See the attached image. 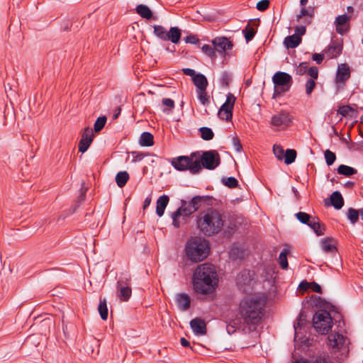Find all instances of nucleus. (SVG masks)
I'll use <instances>...</instances> for the list:
<instances>
[{"label":"nucleus","mask_w":363,"mask_h":363,"mask_svg":"<svg viewBox=\"0 0 363 363\" xmlns=\"http://www.w3.org/2000/svg\"><path fill=\"white\" fill-rule=\"evenodd\" d=\"M313 325L318 333L327 334L333 325L330 314L326 311H318L313 315Z\"/></svg>","instance_id":"obj_7"},{"label":"nucleus","mask_w":363,"mask_h":363,"mask_svg":"<svg viewBox=\"0 0 363 363\" xmlns=\"http://www.w3.org/2000/svg\"><path fill=\"white\" fill-rule=\"evenodd\" d=\"M243 33L245 34V38L246 41L249 42L254 38L256 31L253 28H252L249 25H247L245 27V28L243 30Z\"/></svg>","instance_id":"obj_40"},{"label":"nucleus","mask_w":363,"mask_h":363,"mask_svg":"<svg viewBox=\"0 0 363 363\" xmlns=\"http://www.w3.org/2000/svg\"><path fill=\"white\" fill-rule=\"evenodd\" d=\"M273 152L279 160H282L284 159V151L280 145H274L273 146Z\"/></svg>","instance_id":"obj_44"},{"label":"nucleus","mask_w":363,"mask_h":363,"mask_svg":"<svg viewBox=\"0 0 363 363\" xmlns=\"http://www.w3.org/2000/svg\"><path fill=\"white\" fill-rule=\"evenodd\" d=\"M272 82L274 84L273 98L277 97L281 93L289 90L292 85V77L284 72H277L272 77Z\"/></svg>","instance_id":"obj_6"},{"label":"nucleus","mask_w":363,"mask_h":363,"mask_svg":"<svg viewBox=\"0 0 363 363\" xmlns=\"http://www.w3.org/2000/svg\"><path fill=\"white\" fill-rule=\"evenodd\" d=\"M237 225L235 223H229L226 225V230H225V234L227 236L232 235L236 230Z\"/></svg>","instance_id":"obj_51"},{"label":"nucleus","mask_w":363,"mask_h":363,"mask_svg":"<svg viewBox=\"0 0 363 363\" xmlns=\"http://www.w3.org/2000/svg\"><path fill=\"white\" fill-rule=\"evenodd\" d=\"M310 283L307 282V281H303L300 284V287L301 289H306L308 288H310V285H309Z\"/></svg>","instance_id":"obj_64"},{"label":"nucleus","mask_w":363,"mask_h":363,"mask_svg":"<svg viewBox=\"0 0 363 363\" xmlns=\"http://www.w3.org/2000/svg\"><path fill=\"white\" fill-rule=\"evenodd\" d=\"M194 287L197 293H211L218 284V274L214 265L205 263L197 267L194 273Z\"/></svg>","instance_id":"obj_3"},{"label":"nucleus","mask_w":363,"mask_h":363,"mask_svg":"<svg viewBox=\"0 0 363 363\" xmlns=\"http://www.w3.org/2000/svg\"><path fill=\"white\" fill-rule=\"evenodd\" d=\"M180 342H181V345L183 346V347H189L190 346V343L189 342L186 340L184 337H182L181 340H180Z\"/></svg>","instance_id":"obj_61"},{"label":"nucleus","mask_w":363,"mask_h":363,"mask_svg":"<svg viewBox=\"0 0 363 363\" xmlns=\"http://www.w3.org/2000/svg\"><path fill=\"white\" fill-rule=\"evenodd\" d=\"M220 155L214 150L206 152H195L189 156H179L173 158L172 165L179 171L189 170L192 174H198L204 167L214 169L220 164Z\"/></svg>","instance_id":"obj_1"},{"label":"nucleus","mask_w":363,"mask_h":363,"mask_svg":"<svg viewBox=\"0 0 363 363\" xmlns=\"http://www.w3.org/2000/svg\"><path fill=\"white\" fill-rule=\"evenodd\" d=\"M196 92L198 99L203 105H206L208 103L209 101L206 93V89L197 90Z\"/></svg>","instance_id":"obj_42"},{"label":"nucleus","mask_w":363,"mask_h":363,"mask_svg":"<svg viewBox=\"0 0 363 363\" xmlns=\"http://www.w3.org/2000/svg\"><path fill=\"white\" fill-rule=\"evenodd\" d=\"M269 6V1L268 0H261L257 4L256 8L260 11H264L268 9Z\"/></svg>","instance_id":"obj_49"},{"label":"nucleus","mask_w":363,"mask_h":363,"mask_svg":"<svg viewBox=\"0 0 363 363\" xmlns=\"http://www.w3.org/2000/svg\"><path fill=\"white\" fill-rule=\"evenodd\" d=\"M308 66L307 62H301L299 64L298 67L296 69V73L298 75H303L305 73L308 72Z\"/></svg>","instance_id":"obj_48"},{"label":"nucleus","mask_w":363,"mask_h":363,"mask_svg":"<svg viewBox=\"0 0 363 363\" xmlns=\"http://www.w3.org/2000/svg\"><path fill=\"white\" fill-rule=\"evenodd\" d=\"M306 32V27L303 26H297L295 29V34L298 35L301 38L302 35H303Z\"/></svg>","instance_id":"obj_54"},{"label":"nucleus","mask_w":363,"mask_h":363,"mask_svg":"<svg viewBox=\"0 0 363 363\" xmlns=\"http://www.w3.org/2000/svg\"><path fill=\"white\" fill-rule=\"evenodd\" d=\"M150 203H151V198L147 197L145 199L144 203H143V208L145 209L147 207H148L150 206Z\"/></svg>","instance_id":"obj_63"},{"label":"nucleus","mask_w":363,"mask_h":363,"mask_svg":"<svg viewBox=\"0 0 363 363\" xmlns=\"http://www.w3.org/2000/svg\"><path fill=\"white\" fill-rule=\"evenodd\" d=\"M296 157V152L293 149H287L284 155V162L286 164L293 163Z\"/></svg>","instance_id":"obj_34"},{"label":"nucleus","mask_w":363,"mask_h":363,"mask_svg":"<svg viewBox=\"0 0 363 363\" xmlns=\"http://www.w3.org/2000/svg\"><path fill=\"white\" fill-rule=\"evenodd\" d=\"M129 179V174L126 171L119 172L116 176V182L119 187H123Z\"/></svg>","instance_id":"obj_30"},{"label":"nucleus","mask_w":363,"mask_h":363,"mask_svg":"<svg viewBox=\"0 0 363 363\" xmlns=\"http://www.w3.org/2000/svg\"><path fill=\"white\" fill-rule=\"evenodd\" d=\"M294 118L287 111H281L274 114L270 121V125L277 130L287 129L293 123Z\"/></svg>","instance_id":"obj_10"},{"label":"nucleus","mask_w":363,"mask_h":363,"mask_svg":"<svg viewBox=\"0 0 363 363\" xmlns=\"http://www.w3.org/2000/svg\"><path fill=\"white\" fill-rule=\"evenodd\" d=\"M301 43V38L298 35H292L284 38V45L286 48H295Z\"/></svg>","instance_id":"obj_24"},{"label":"nucleus","mask_w":363,"mask_h":363,"mask_svg":"<svg viewBox=\"0 0 363 363\" xmlns=\"http://www.w3.org/2000/svg\"><path fill=\"white\" fill-rule=\"evenodd\" d=\"M236 98L231 93L227 95L225 103L220 108L218 115L222 120L230 121L233 116V109Z\"/></svg>","instance_id":"obj_11"},{"label":"nucleus","mask_w":363,"mask_h":363,"mask_svg":"<svg viewBox=\"0 0 363 363\" xmlns=\"http://www.w3.org/2000/svg\"><path fill=\"white\" fill-rule=\"evenodd\" d=\"M323 252L327 254L333 255L337 252L336 241L331 238H325L320 242Z\"/></svg>","instance_id":"obj_18"},{"label":"nucleus","mask_w":363,"mask_h":363,"mask_svg":"<svg viewBox=\"0 0 363 363\" xmlns=\"http://www.w3.org/2000/svg\"><path fill=\"white\" fill-rule=\"evenodd\" d=\"M202 52L207 56L214 58L216 57V49L209 45H203L201 48Z\"/></svg>","instance_id":"obj_41"},{"label":"nucleus","mask_w":363,"mask_h":363,"mask_svg":"<svg viewBox=\"0 0 363 363\" xmlns=\"http://www.w3.org/2000/svg\"><path fill=\"white\" fill-rule=\"evenodd\" d=\"M129 279H126L125 281H118L117 282V288L118 289V296L121 301H127L130 298L132 294L131 289L128 285L129 283Z\"/></svg>","instance_id":"obj_16"},{"label":"nucleus","mask_w":363,"mask_h":363,"mask_svg":"<svg viewBox=\"0 0 363 363\" xmlns=\"http://www.w3.org/2000/svg\"><path fill=\"white\" fill-rule=\"evenodd\" d=\"M135 11L142 18L150 19L152 17V12L150 9L145 4H139L136 6Z\"/></svg>","instance_id":"obj_28"},{"label":"nucleus","mask_w":363,"mask_h":363,"mask_svg":"<svg viewBox=\"0 0 363 363\" xmlns=\"http://www.w3.org/2000/svg\"><path fill=\"white\" fill-rule=\"evenodd\" d=\"M176 302L178 308L181 310H187L190 306V298L186 294H179L177 296Z\"/></svg>","instance_id":"obj_26"},{"label":"nucleus","mask_w":363,"mask_h":363,"mask_svg":"<svg viewBox=\"0 0 363 363\" xmlns=\"http://www.w3.org/2000/svg\"><path fill=\"white\" fill-rule=\"evenodd\" d=\"M212 44L216 51L220 54L225 53L226 51L233 48V43L226 37H217L212 40Z\"/></svg>","instance_id":"obj_15"},{"label":"nucleus","mask_w":363,"mask_h":363,"mask_svg":"<svg viewBox=\"0 0 363 363\" xmlns=\"http://www.w3.org/2000/svg\"><path fill=\"white\" fill-rule=\"evenodd\" d=\"M222 181H223V183L224 184V185H225L226 186H228L229 188H235L238 185V180L235 177H230L228 178H223L222 179Z\"/></svg>","instance_id":"obj_43"},{"label":"nucleus","mask_w":363,"mask_h":363,"mask_svg":"<svg viewBox=\"0 0 363 363\" xmlns=\"http://www.w3.org/2000/svg\"><path fill=\"white\" fill-rule=\"evenodd\" d=\"M233 324H234L233 325H228L227 326V330H228V333H232L235 331L234 328H235V325H238V323L234 322Z\"/></svg>","instance_id":"obj_62"},{"label":"nucleus","mask_w":363,"mask_h":363,"mask_svg":"<svg viewBox=\"0 0 363 363\" xmlns=\"http://www.w3.org/2000/svg\"><path fill=\"white\" fill-rule=\"evenodd\" d=\"M266 301V296L263 294H253L240 301V314L245 324L256 325L259 323Z\"/></svg>","instance_id":"obj_2"},{"label":"nucleus","mask_w":363,"mask_h":363,"mask_svg":"<svg viewBox=\"0 0 363 363\" xmlns=\"http://www.w3.org/2000/svg\"><path fill=\"white\" fill-rule=\"evenodd\" d=\"M289 252V250L285 248L281 251L279 256V264L280 267L284 269L288 268L287 255Z\"/></svg>","instance_id":"obj_33"},{"label":"nucleus","mask_w":363,"mask_h":363,"mask_svg":"<svg viewBox=\"0 0 363 363\" xmlns=\"http://www.w3.org/2000/svg\"><path fill=\"white\" fill-rule=\"evenodd\" d=\"M194 85L197 90L206 89L208 86V81L206 77L202 74H197L192 79Z\"/></svg>","instance_id":"obj_25"},{"label":"nucleus","mask_w":363,"mask_h":363,"mask_svg":"<svg viewBox=\"0 0 363 363\" xmlns=\"http://www.w3.org/2000/svg\"><path fill=\"white\" fill-rule=\"evenodd\" d=\"M342 50L341 43H332L326 49L325 55L328 58H335L340 55Z\"/></svg>","instance_id":"obj_21"},{"label":"nucleus","mask_w":363,"mask_h":363,"mask_svg":"<svg viewBox=\"0 0 363 363\" xmlns=\"http://www.w3.org/2000/svg\"><path fill=\"white\" fill-rule=\"evenodd\" d=\"M106 123V117L101 116L99 117L94 123V128L96 133L99 132L102 130Z\"/></svg>","instance_id":"obj_37"},{"label":"nucleus","mask_w":363,"mask_h":363,"mask_svg":"<svg viewBox=\"0 0 363 363\" xmlns=\"http://www.w3.org/2000/svg\"><path fill=\"white\" fill-rule=\"evenodd\" d=\"M190 326L194 333L196 335H204L206 334V324L205 321L200 318L192 319L190 321Z\"/></svg>","instance_id":"obj_17"},{"label":"nucleus","mask_w":363,"mask_h":363,"mask_svg":"<svg viewBox=\"0 0 363 363\" xmlns=\"http://www.w3.org/2000/svg\"><path fill=\"white\" fill-rule=\"evenodd\" d=\"M93 138L94 133L92 129L89 127L85 128L79 143V151L82 153L85 152L91 144Z\"/></svg>","instance_id":"obj_14"},{"label":"nucleus","mask_w":363,"mask_h":363,"mask_svg":"<svg viewBox=\"0 0 363 363\" xmlns=\"http://www.w3.org/2000/svg\"><path fill=\"white\" fill-rule=\"evenodd\" d=\"M316 83L313 79H309L307 80L305 84L306 94L310 96L315 87Z\"/></svg>","instance_id":"obj_45"},{"label":"nucleus","mask_w":363,"mask_h":363,"mask_svg":"<svg viewBox=\"0 0 363 363\" xmlns=\"http://www.w3.org/2000/svg\"><path fill=\"white\" fill-rule=\"evenodd\" d=\"M208 242L200 237L190 239L186 245V255L192 262H198L204 259L209 254Z\"/></svg>","instance_id":"obj_5"},{"label":"nucleus","mask_w":363,"mask_h":363,"mask_svg":"<svg viewBox=\"0 0 363 363\" xmlns=\"http://www.w3.org/2000/svg\"><path fill=\"white\" fill-rule=\"evenodd\" d=\"M326 164L328 166L332 165L336 160V155L334 152L329 150H326L324 152Z\"/></svg>","instance_id":"obj_39"},{"label":"nucleus","mask_w":363,"mask_h":363,"mask_svg":"<svg viewBox=\"0 0 363 363\" xmlns=\"http://www.w3.org/2000/svg\"><path fill=\"white\" fill-rule=\"evenodd\" d=\"M310 288L313 291H315L316 293H320L321 292V287L320 286L315 283V282H311L309 284Z\"/></svg>","instance_id":"obj_55"},{"label":"nucleus","mask_w":363,"mask_h":363,"mask_svg":"<svg viewBox=\"0 0 363 363\" xmlns=\"http://www.w3.org/2000/svg\"><path fill=\"white\" fill-rule=\"evenodd\" d=\"M201 138L204 140H210L213 139L214 133L210 128L202 127L199 129Z\"/></svg>","instance_id":"obj_35"},{"label":"nucleus","mask_w":363,"mask_h":363,"mask_svg":"<svg viewBox=\"0 0 363 363\" xmlns=\"http://www.w3.org/2000/svg\"><path fill=\"white\" fill-rule=\"evenodd\" d=\"M140 145L142 146L150 147L154 144L153 135L148 132H144L140 138Z\"/></svg>","instance_id":"obj_29"},{"label":"nucleus","mask_w":363,"mask_h":363,"mask_svg":"<svg viewBox=\"0 0 363 363\" xmlns=\"http://www.w3.org/2000/svg\"><path fill=\"white\" fill-rule=\"evenodd\" d=\"M181 206L172 214V224L176 228H179L186 223V219L195 212L188 201L182 200Z\"/></svg>","instance_id":"obj_9"},{"label":"nucleus","mask_w":363,"mask_h":363,"mask_svg":"<svg viewBox=\"0 0 363 363\" xmlns=\"http://www.w3.org/2000/svg\"><path fill=\"white\" fill-rule=\"evenodd\" d=\"M328 345L332 348L340 349L345 342V337L342 335L335 333L329 335Z\"/></svg>","instance_id":"obj_20"},{"label":"nucleus","mask_w":363,"mask_h":363,"mask_svg":"<svg viewBox=\"0 0 363 363\" xmlns=\"http://www.w3.org/2000/svg\"><path fill=\"white\" fill-rule=\"evenodd\" d=\"M350 68L346 63H342L338 65L335 83L337 85V88H343L345 82L350 77Z\"/></svg>","instance_id":"obj_12"},{"label":"nucleus","mask_w":363,"mask_h":363,"mask_svg":"<svg viewBox=\"0 0 363 363\" xmlns=\"http://www.w3.org/2000/svg\"><path fill=\"white\" fill-rule=\"evenodd\" d=\"M199 41L198 38L195 35H189L185 38L186 43L196 44Z\"/></svg>","instance_id":"obj_56"},{"label":"nucleus","mask_w":363,"mask_h":363,"mask_svg":"<svg viewBox=\"0 0 363 363\" xmlns=\"http://www.w3.org/2000/svg\"><path fill=\"white\" fill-rule=\"evenodd\" d=\"M233 143L235 150L239 152L242 148V146H241V144H240L239 140L237 138H233Z\"/></svg>","instance_id":"obj_59"},{"label":"nucleus","mask_w":363,"mask_h":363,"mask_svg":"<svg viewBox=\"0 0 363 363\" xmlns=\"http://www.w3.org/2000/svg\"><path fill=\"white\" fill-rule=\"evenodd\" d=\"M307 73L311 77L310 79H313L314 81L318 79V69L316 67H311L308 68Z\"/></svg>","instance_id":"obj_50"},{"label":"nucleus","mask_w":363,"mask_h":363,"mask_svg":"<svg viewBox=\"0 0 363 363\" xmlns=\"http://www.w3.org/2000/svg\"><path fill=\"white\" fill-rule=\"evenodd\" d=\"M162 103L164 106L168 107L169 108V111L173 109L175 106L174 101L172 99L168 98L163 99L162 100Z\"/></svg>","instance_id":"obj_52"},{"label":"nucleus","mask_w":363,"mask_h":363,"mask_svg":"<svg viewBox=\"0 0 363 363\" xmlns=\"http://www.w3.org/2000/svg\"><path fill=\"white\" fill-rule=\"evenodd\" d=\"M350 16L346 14L338 16L335 19L336 31L342 35L349 30Z\"/></svg>","instance_id":"obj_19"},{"label":"nucleus","mask_w":363,"mask_h":363,"mask_svg":"<svg viewBox=\"0 0 363 363\" xmlns=\"http://www.w3.org/2000/svg\"><path fill=\"white\" fill-rule=\"evenodd\" d=\"M312 58L318 64H320L323 60V55L322 54L315 53L313 55Z\"/></svg>","instance_id":"obj_58"},{"label":"nucleus","mask_w":363,"mask_h":363,"mask_svg":"<svg viewBox=\"0 0 363 363\" xmlns=\"http://www.w3.org/2000/svg\"><path fill=\"white\" fill-rule=\"evenodd\" d=\"M305 16H310L311 18L313 16V13H310L307 9H306L305 8H303L301 10V12L298 15L296 16V20L298 21H299L301 20V18Z\"/></svg>","instance_id":"obj_53"},{"label":"nucleus","mask_w":363,"mask_h":363,"mask_svg":"<svg viewBox=\"0 0 363 363\" xmlns=\"http://www.w3.org/2000/svg\"><path fill=\"white\" fill-rule=\"evenodd\" d=\"M337 171L339 174H342L346 177H350L357 173V169L345 164H340L337 167Z\"/></svg>","instance_id":"obj_31"},{"label":"nucleus","mask_w":363,"mask_h":363,"mask_svg":"<svg viewBox=\"0 0 363 363\" xmlns=\"http://www.w3.org/2000/svg\"><path fill=\"white\" fill-rule=\"evenodd\" d=\"M202 201V198L199 196H196L193 197L191 201H188L190 206L194 209L195 208V211H196L200 207L201 202Z\"/></svg>","instance_id":"obj_46"},{"label":"nucleus","mask_w":363,"mask_h":363,"mask_svg":"<svg viewBox=\"0 0 363 363\" xmlns=\"http://www.w3.org/2000/svg\"><path fill=\"white\" fill-rule=\"evenodd\" d=\"M331 204L336 209H340L344 205L343 198L339 191H334L330 196Z\"/></svg>","instance_id":"obj_27"},{"label":"nucleus","mask_w":363,"mask_h":363,"mask_svg":"<svg viewBox=\"0 0 363 363\" xmlns=\"http://www.w3.org/2000/svg\"><path fill=\"white\" fill-rule=\"evenodd\" d=\"M240 250L238 247H233L230 251V257L233 259L238 257Z\"/></svg>","instance_id":"obj_57"},{"label":"nucleus","mask_w":363,"mask_h":363,"mask_svg":"<svg viewBox=\"0 0 363 363\" xmlns=\"http://www.w3.org/2000/svg\"><path fill=\"white\" fill-rule=\"evenodd\" d=\"M308 225L313 230L318 236L323 235L325 233V226L320 222L319 218L317 217H313Z\"/></svg>","instance_id":"obj_23"},{"label":"nucleus","mask_w":363,"mask_h":363,"mask_svg":"<svg viewBox=\"0 0 363 363\" xmlns=\"http://www.w3.org/2000/svg\"><path fill=\"white\" fill-rule=\"evenodd\" d=\"M98 310L101 319L106 320L108 318V308L106 305V301L105 298L100 299Z\"/></svg>","instance_id":"obj_32"},{"label":"nucleus","mask_w":363,"mask_h":363,"mask_svg":"<svg viewBox=\"0 0 363 363\" xmlns=\"http://www.w3.org/2000/svg\"><path fill=\"white\" fill-rule=\"evenodd\" d=\"M359 215V210L357 211L352 208L348 209L347 218L352 224L355 223L358 220Z\"/></svg>","instance_id":"obj_38"},{"label":"nucleus","mask_w":363,"mask_h":363,"mask_svg":"<svg viewBox=\"0 0 363 363\" xmlns=\"http://www.w3.org/2000/svg\"><path fill=\"white\" fill-rule=\"evenodd\" d=\"M153 33L160 40L164 41L170 40L174 44H177L182 36V30L178 27H171L167 30L160 25L153 26Z\"/></svg>","instance_id":"obj_8"},{"label":"nucleus","mask_w":363,"mask_h":363,"mask_svg":"<svg viewBox=\"0 0 363 363\" xmlns=\"http://www.w3.org/2000/svg\"><path fill=\"white\" fill-rule=\"evenodd\" d=\"M182 71L184 74L191 76V77H192V78L194 77V76H196L197 74L195 73V71L193 69H190V68L183 69Z\"/></svg>","instance_id":"obj_60"},{"label":"nucleus","mask_w":363,"mask_h":363,"mask_svg":"<svg viewBox=\"0 0 363 363\" xmlns=\"http://www.w3.org/2000/svg\"><path fill=\"white\" fill-rule=\"evenodd\" d=\"M224 226V216L216 209L201 211L197 216V229L205 236L211 237L219 233Z\"/></svg>","instance_id":"obj_4"},{"label":"nucleus","mask_w":363,"mask_h":363,"mask_svg":"<svg viewBox=\"0 0 363 363\" xmlns=\"http://www.w3.org/2000/svg\"><path fill=\"white\" fill-rule=\"evenodd\" d=\"M252 277L253 273L249 270L240 272L237 277L238 286L242 289L245 292H247L254 283Z\"/></svg>","instance_id":"obj_13"},{"label":"nucleus","mask_w":363,"mask_h":363,"mask_svg":"<svg viewBox=\"0 0 363 363\" xmlns=\"http://www.w3.org/2000/svg\"><path fill=\"white\" fill-rule=\"evenodd\" d=\"M354 110L350 106H340L337 110V113L340 114L342 116H344V117L350 115V113H354Z\"/></svg>","instance_id":"obj_47"},{"label":"nucleus","mask_w":363,"mask_h":363,"mask_svg":"<svg viewBox=\"0 0 363 363\" xmlns=\"http://www.w3.org/2000/svg\"><path fill=\"white\" fill-rule=\"evenodd\" d=\"M169 201V196L167 195H162L157 199L156 213L159 217H162L164 215V210L168 205Z\"/></svg>","instance_id":"obj_22"},{"label":"nucleus","mask_w":363,"mask_h":363,"mask_svg":"<svg viewBox=\"0 0 363 363\" xmlns=\"http://www.w3.org/2000/svg\"><path fill=\"white\" fill-rule=\"evenodd\" d=\"M296 218L302 223L308 225L313 217L305 212H298L296 214Z\"/></svg>","instance_id":"obj_36"}]
</instances>
